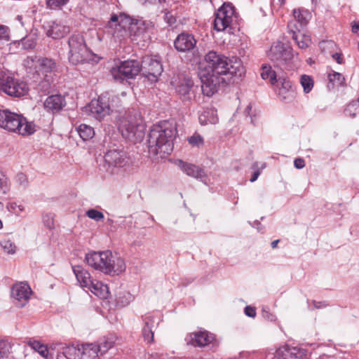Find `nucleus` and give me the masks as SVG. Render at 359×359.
Wrapping results in <instances>:
<instances>
[{
  "mask_svg": "<svg viewBox=\"0 0 359 359\" xmlns=\"http://www.w3.org/2000/svg\"><path fill=\"white\" fill-rule=\"evenodd\" d=\"M244 73V67L240 58L227 57L210 51L205 55V62L201 65L198 73L202 92L210 97L232 76L241 77Z\"/></svg>",
  "mask_w": 359,
  "mask_h": 359,
  "instance_id": "obj_1",
  "label": "nucleus"
},
{
  "mask_svg": "<svg viewBox=\"0 0 359 359\" xmlns=\"http://www.w3.org/2000/svg\"><path fill=\"white\" fill-rule=\"evenodd\" d=\"M152 27L151 22L125 13L112 14L107 25L108 32L119 41L128 38L137 44L149 39V32Z\"/></svg>",
  "mask_w": 359,
  "mask_h": 359,
  "instance_id": "obj_2",
  "label": "nucleus"
},
{
  "mask_svg": "<svg viewBox=\"0 0 359 359\" xmlns=\"http://www.w3.org/2000/svg\"><path fill=\"white\" fill-rule=\"evenodd\" d=\"M177 134L176 123L173 121H163L151 129L148 144L151 152L163 157L173 149V140Z\"/></svg>",
  "mask_w": 359,
  "mask_h": 359,
  "instance_id": "obj_3",
  "label": "nucleus"
},
{
  "mask_svg": "<svg viewBox=\"0 0 359 359\" xmlns=\"http://www.w3.org/2000/svg\"><path fill=\"white\" fill-rule=\"evenodd\" d=\"M85 261L95 270L112 276H118L126 269L125 260L110 250L89 252L86 254Z\"/></svg>",
  "mask_w": 359,
  "mask_h": 359,
  "instance_id": "obj_4",
  "label": "nucleus"
},
{
  "mask_svg": "<svg viewBox=\"0 0 359 359\" xmlns=\"http://www.w3.org/2000/svg\"><path fill=\"white\" fill-rule=\"evenodd\" d=\"M117 127L122 137L133 143L140 141L144 135V126L138 111L125 113L117 120Z\"/></svg>",
  "mask_w": 359,
  "mask_h": 359,
  "instance_id": "obj_5",
  "label": "nucleus"
},
{
  "mask_svg": "<svg viewBox=\"0 0 359 359\" xmlns=\"http://www.w3.org/2000/svg\"><path fill=\"white\" fill-rule=\"evenodd\" d=\"M0 128L22 135H31L35 131L32 123L27 122L21 114L8 109L0 110Z\"/></svg>",
  "mask_w": 359,
  "mask_h": 359,
  "instance_id": "obj_6",
  "label": "nucleus"
},
{
  "mask_svg": "<svg viewBox=\"0 0 359 359\" xmlns=\"http://www.w3.org/2000/svg\"><path fill=\"white\" fill-rule=\"evenodd\" d=\"M69 60L73 65L83 62L97 63L100 57L90 51L86 44L83 36L73 34L69 39Z\"/></svg>",
  "mask_w": 359,
  "mask_h": 359,
  "instance_id": "obj_7",
  "label": "nucleus"
},
{
  "mask_svg": "<svg viewBox=\"0 0 359 359\" xmlns=\"http://www.w3.org/2000/svg\"><path fill=\"white\" fill-rule=\"evenodd\" d=\"M268 57L277 66L285 70L292 69L298 60L297 54L294 53L292 47L280 41L271 46Z\"/></svg>",
  "mask_w": 359,
  "mask_h": 359,
  "instance_id": "obj_8",
  "label": "nucleus"
},
{
  "mask_svg": "<svg viewBox=\"0 0 359 359\" xmlns=\"http://www.w3.org/2000/svg\"><path fill=\"white\" fill-rule=\"evenodd\" d=\"M110 96L106 93L102 94L97 99H94L83 108V111L98 121H102L109 116L111 111Z\"/></svg>",
  "mask_w": 359,
  "mask_h": 359,
  "instance_id": "obj_9",
  "label": "nucleus"
},
{
  "mask_svg": "<svg viewBox=\"0 0 359 359\" xmlns=\"http://www.w3.org/2000/svg\"><path fill=\"white\" fill-rule=\"evenodd\" d=\"M0 90L13 97H22L29 92L26 82L6 74H0Z\"/></svg>",
  "mask_w": 359,
  "mask_h": 359,
  "instance_id": "obj_10",
  "label": "nucleus"
},
{
  "mask_svg": "<svg viewBox=\"0 0 359 359\" xmlns=\"http://www.w3.org/2000/svg\"><path fill=\"white\" fill-rule=\"evenodd\" d=\"M141 67L137 60H126L114 67L111 74L114 80L121 81L125 79H133L140 73Z\"/></svg>",
  "mask_w": 359,
  "mask_h": 359,
  "instance_id": "obj_11",
  "label": "nucleus"
},
{
  "mask_svg": "<svg viewBox=\"0 0 359 359\" xmlns=\"http://www.w3.org/2000/svg\"><path fill=\"white\" fill-rule=\"evenodd\" d=\"M143 74L151 82L157 81L163 72V66L158 56L147 55L142 61Z\"/></svg>",
  "mask_w": 359,
  "mask_h": 359,
  "instance_id": "obj_12",
  "label": "nucleus"
},
{
  "mask_svg": "<svg viewBox=\"0 0 359 359\" xmlns=\"http://www.w3.org/2000/svg\"><path fill=\"white\" fill-rule=\"evenodd\" d=\"M234 8L231 4H224L215 14L214 27L218 31H223L230 26L234 18Z\"/></svg>",
  "mask_w": 359,
  "mask_h": 359,
  "instance_id": "obj_13",
  "label": "nucleus"
},
{
  "mask_svg": "<svg viewBox=\"0 0 359 359\" xmlns=\"http://www.w3.org/2000/svg\"><path fill=\"white\" fill-rule=\"evenodd\" d=\"M32 294L30 286L25 282H19L11 287V297L13 303L18 307L25 306Z\"/></svg>",
  "mask_w": 359,
  "mask_h": 359,
  "instance_id": "obj_14",
  "label": "nucleus"
},
{
  "mask_svg": "<svg viewBox=\"0 0 359 359\" xmlns=\"http://www.w3.org/2000/svg\"><path fill=\"white\" fill-rule=\"evenodd\" d=\"M171 83L183 100H191L194 97V85L190 78L182 75L174 78Z\"/></svg>",
  "mask_w": 359,
  "mask_h": 359,
  "instance_id": "obj_15",
  "label": "nucleus"
},
{
  "mask_svg": "<svg viewBox=\"0 0 359 359\" xmlns=\"http://www.w3.org/2000/svg\"><path fill=\"white\" fill-rule=\"evenodd\" d=\"M302 351L296 347L283 346L273 351H269L265 355V359H302Z\"/></svg>",
  "mask_w": 359,
  "mask_h": 359,
  "instance_id": "obj_16",
  "label": "nucleus"
},
{
  "mask_svg": "<svg viewBox=\"0 0 359 359\" xmlns=\"http://www.w3.org/2000/svg\"><path fill=\"white\" fill-rule=\"evenodd\" d=\"M274 86L276 94L280 100L285 102H290L295 97V93L292 89L291 83L286 78L278 76V81Z\"/></svg>",
  "mask_w": 359,
  "mask_h": 359,
  "instance_id": "obj_17",
  "label": "nucleus"
},
{
  "mask_svg": "<svg viewBox=\"0 0 359 359\" xmlns=\"http://www.w3.org/2000/svg\"><path fill=\"white\" fill-rule=\"evenodd\" d=\"M104 162L111 167H122L128 163L126 154L122 151L116 149L108 151L104 155Z\"/></svg>",
  "mask_w": 359,
  "mask_h": 359,
  "instance_id": "obj_18",
  "label": "nucleus"
},
{
  "mask_svg": "<svg viewBox=\"0 0 359 359\" xmlns=\"http://www.w3.org/2000/svg\"><path fill=\"white\" fill-rule=\"evenodd\" d=\"M196 44V41L192 34L182 33L175 40V48L180 52L192 50Z\"/></svg>",
  "mask_w": 359,
  "mask_h": 359,
  "instance_id": "obj_19",
  "label": "nucleus"
},
{
  "mask_svg": "<svg viewBox=\"0 0 359 359\" xmlns=\"http://www.w3.org/2000/svg\"><path fill=\"white\" fill-rule=\"evenodd\" d=\"M45 28L47 36L55 39L64 37L70 31L69 27L57 22H48Z\"/></svg>",
  "mask_w": 359,
  "mask_h": 359,
  "instance_id": "obj_20",
  "label": "nucleus"
},
{
  "mask_svg": "<svg viewBox=\"0 0 359 359\" xmlns=\"http://www.w3.org/2000/svg\"><path fill=\"white\" fill-rule=\"evenodd\" d=\"M72 270L78 283L81 287L87 289L90 286V283L93 278L86 269L81 266L76 265L72 266Z\"/></svg>",
  "mask_w": 359,
  "mask_h": 359,
  "instance_id": "obj_21",
  "label": "nucleus"
},
{
  "mask_svg": "<svg viewBox=\"0 0 359 359\" xmlns=\"http://www.w3.org/2000/svg\"><path fill=\"white\" fill-rule=\"evenodd\" d=\"M176 164L189 176L195 178H202L205 175L203 170L195 165L184 162L182 160H177Z\"/></svg>",
  "mask_w": 359,
  "mask_h": 359,
  "instance_id": "obj_22",
  "label": "nucleus"
},
{
  "mask_svg": "<svg viewBox=\"0 0 359 359\" xmlns=\"http://www.w3.org/2000/svg\"><path fill=\"white\" fill-rule=\"evenodd\" d=\"M87 289L100 299H107L109 294L107 285L96 279L92 280L90 286Z\"/></svg>",
  "mask_w": 359,
  "mask_h": 359,
  "instance_id": "obj_23",
  "label": "nucleus"
},
{
  "mask_svg": "<svg viewBox=\"0 0 359 359\" xmlns=\"http://www.w3.org/2000/svg\"><path fill=\"white\" fill-rule=\"evenodd\" d=\"M43 104L46 109L54 112L62 109L65 105V101L60 95H54L48 97Z\"/></svg>",
  "mask_w": 359,
  "mask_h": 359,
  "instance_id": "obj_24",
  "label": "nucleus"
},
{
  "mask_svg": "<svg viewBox=\"0 0 359 359\" xmlns=\"http://www.w3.org/2000/svg\"><path fill=\"white\" fill-rule=\"evenodd\" d=\"M81 359H97L100 348L97 344H86L81 346Z\"/></svg>",
  "mask_w": 359,
  "mask_h": 359,
  "instance_id": "obj_25",
  "label": "nucleus"
},
{
  "mask_svg": "<svg viewBox=\"0 0 359 359\" xmlns=\"http://www.w3.org/2000/svg\"><path fill=\"white\" fill-rule=\"evenodd\" d=\"M144 326L142 329V335L145 341L151 343L154 341V332L152 331V326L154 318L153 316L149 314L146 315L144 318Z\"/></svg>",
  "mask_w": 359,
  "mask_h": 359,
  "instance_id": "obj_26",
  "label": "nucleus"
},
{
  "mask_svg": "<svg viewBox=\"0 0 359 359\" xmlns=\"http://www.w3.org/2000/svg\"><path fill=\"white\" fill-rule=\"evenodd\" d=\"M56 69L55 62L48 58H43L39 61V74H44L45 77H47L48 73L54 72Z\"/></svg>",
  "mask_w": 359,
  "mask_h": 359,
  "instance_id": "obj_27",
  "label": "nucleus"
},
{
  "mask_svg": "<svg viewBox=\"0 0 359 359\" xmlns=\"http://www.w3.org/2000/svg\"><path fill=\"white\" fill-rule=\"evenodd\" d=\"M213 340V337L207 332H199L194 334L193 344L195 346H204Z\"/></svg>",
  "mask_w": 359,
  "mask_h": 359,
  "instance_id": "obj_28",
  "label": "nucleus"
},
{
  "mask_svg": "<svg viewBox=\"0 0 359 359\" xmlns=\"http://www.w3.org/2000/svg\"><path fill=\"white\" fill-rule=\"evenodd\" d=\"M27 344L33 350L37 351L43 358L46 359L51 358L48 347L45 344L35 340L29 341Z\"/></svg>",
  "mask_w": 359,
  "mask_h": 359,
  "instance_id": "obj_29",
  "label": "nucleus"
},
{
  "mask_svg": "<svg viewBox=\"0 0 359 359\" xmlns=\"http://www.w3.org/2000/svg\"><path fill=\"white\" fill-rule=\"evenodd\" d=\"M261 76L263 79H269L272 85H275L278 81V75L272 69L271 66L264 65L262 67Z\"/></svg>",
  "mask_w": 359,
  "mask_h": 359,
  "instance_id": "obj_30",
  "label": "nucleus"
},
{
  "mask_svg": "<svg viewBox=\"0 0 359 359\" xmlns=\"http://www.w3.org/2000/svg\"><path fill=\"white\" fill-rule=\"evenodd\" d=\"M199 120L204 124H215L218 122V117L216 110L213 109H208L199 116Z\"/></svg>",
  "mask_w": 359,
  "mask_h": 359,
  "instance_id": "obj_31",
  "label": "nucleus"
},
{
  "mask_svg": "<svg viewBox=\"0 0 359 359\" xmlns=\"http://www.w3.org/2000/svg\"><path fill=\"white\" fill-rule=\"evenodd\" d=\"M62 353L67 359H81V346H68L64 348Z\"/></svg>",
  "mask_w": 359,
  "mask_h": 359,
  "instance_id": "obj_32",
  "label": "nucleus"
},
{
  "mask_svg": "<svg viewBox=\"0 0 359 359\" xmlns=\"http://www.w3.org/2000/svg\"><path fill=\"white\" fill-rule=\"evenodd\" d=\"M76 130L81 137V138L83 140H88L93 137L95 135L94 129L86 124H81L77 128Z\"/></svg>",
  "mask_w": 359,
  "mask_h": 359,
  "instance_id": "obj_33",
  "label": "nucleus"
},
{
  "mask_svg": "<svg viewBox=\"0 0 359 359\" xmlns=\"http://www.w3.org/2000/svg\"><path fill=\"white\" fill-rule=\"evenodd\" d=\"M292 38L300 48L309 47L311 42L310 36L302 33H293Z\"/></svg>",
  "mask_w": 359,
  "mask_h": 359,
  "instance_id": "obj_34",
  "label": "nucleus"
},
{
  "mask_svg": "<svg viewBox=\"0 0 359 359\" xmlns=\"http://www.w3.org/2000/svg\"><path fill=\"white\" fill-rule=\"evenodd\" d=\"M346 116L354 118L359 114V98L355 101L351 102L344 109Z\"/></svg>",
  "mask_w": 359,
  "mask_h": 359,
  "instance_id": "obj_35",
  "label": "nucleus"
},
{
  "mask_svg": "<svg viewBox=\"0 0 359 359\" xmlns=\"http://www.w3.org/2000/svg\"><path fill=\"white\" fill-rule=\"evenodd\" d=\"M300 83L305 93H309L313 87V80L311 76L303 74L300 78Z\"/></svg>",
  "mask_w": 359,
  "mask_h": 359,
  "instance_id": "obj_36",
  "label": "nucleus"
},
{
  "mask_svg": "<svg viewBox=\"0 0 359 359\" xmlns=\"http://www.w3.org/2000/svg\"><path fill=\"white\" fill-rule=\"evenodd\" d=\"M293 15L294 18L302 25L307 24L309 21V17L310 15L307 11L294 9L293 11Z\"/></svg>",
  "mask_w": 359,
  "mask_h": 359,
  "instance_id": "obj_37",
  "label": "nucleus"
},
{
  "mask_svg": "<svg viewBox=\"0 0 359 359\" xmlns=\"http://www.w3.org/2000/svg\"><path fill=\"white\" fill-rule=\"evenodd\" d=\"M116 339L114 336H108L103 341L97 344L100 348V353H104L112 348L115 344Z\"/></svg>",
  "mask_w": 359,
  "mask_h": 359,
  "instance_id": "obj_38",
  "label": "nucleus"
},
{
  "mask_svg": "<svg viewBox=\"0 0 359 359\" xmlns=\"http://www.w3.org/2000/svg\"><path fill=\"white\" fill-rule=\"evenodd\" d=\"M0 245L4 251L7 254L13 255L16 252V245L9 239L2 240L0 242Z\"/></svg>",
  "mask_w": 359,
  "mask_h": 359,
  "instance_id": "obj_39",
  "label": "nucleus"
},
{
  "mask_svg": "<svg viewBox=\"0 0 359 359\" xmlns=\"http://www.w3.org/2000/svg\"><path fill=\"white\" fill-rule=\"evenodd\" d=\"M328 78L330 81L334 84L339 86H344L345 84L344 76L339 72L332 71V72L329 73Z\"/></svg>",
  "mask_w": 359,
  "mask_h": 359,
  "instance_id": "obj_40",
  "label": "nucleus"
},
{
  "mask_svg": "<svg viewBox=\"0 0 359 359\" xmlns=\"http://www.w3.org/2000/svg\"><path fill=\"white\" fill-rule=\"evenodd\" d=\"M86 215L90 219L97 222L101 221L104 218V214L96 209H90L87 210Z\"/></svg>",
  "mask_w": 359,
  "mask_h": 359,
  "instance_id": "obj_41",
  "label": "nucleus"
},
{
  "mask_svg": "<svg viewBox=\"0 0 359 359\" xmlns=\"http://www.w3.org/2000/svg\"><path fill=\"white\" fill-rule=\"evenodd\" d=\"M11 344L8 341L0 340V359L6 357L10 352Z\"/></svg>",
  "mask_w": 359,
  "mask_h": 359,
  "instance_id": "obj_42",
  "label": "nucleus"
},
{
  "mask_svg": "<svg viewBox=\"0 0 359 359\" xmlns=\"http://www.w3.org/2000/svg\"><path fill=\"white\" fill-rule=\"evenodd\" d=\"M6 208L10 212L17 215H20L22 212L25 211V207L23 205H18L15 203H8Z\"/></svg>",
  "mask_w": 359,
  "mask_h": 359,
  "instance_id": "obj_43",
  "label": "nucleus"
},
{
  "mask_svg": "<svg viewBox=\"0 0 359 359\" xmlns=\"http://www.w3.org/2000/svg\"><path fill=\"white\" fill-rule=\"evenodd\" d=\"M189 143L193 147H200L203 145V139L198 134H194L188 139Z\"/></svg>",
  "mask_w": 359,
  "mask_h": 359,
  "instance_id": "obj_44",
  "label": "nucleus"
},
{
  "mask_svg": "<svg viewBox=\"0 0 359 359\" xmlns=\"http://www.w3.org/2000/svg\"><path fill=\"white\" fill-rule=\"evenodd\" d=\"M69 0H46V4L50 9L60 8L65 5Z\"/></svg>",
  "mask_w": 359,
  "mask_h": 359,
  "instance_id": "obj_45",
  "label": "nucleus"
},
{
  "mask_svg": "<svg viewBox=\"0 0 359 359\" xmlns=\"http://www.w3.org/2000/svg\"><path fill=\"white\" fill-rule=\"evenodd\" d=\"M133 299V296L130 293H126L123 297H118V304L123 306L128 305Z\"/></svg>",
  "mask_w": 359,
  "mask_h": 359,
  "instance_id": "obj_46",
  "label": "nucleus"
},
{
  "mask_svg": "<svg viewBox=\"0 0 359 359\" xmlns=\"http://www.w3.org/2000/svg\"><path fill=\"white\" fill-rule=\"evenodd\" d=\"M43 222L44 225L51 229L54 228V219L52 215H46L43 217Z\"/></svg>",
  "mask_w": 359,
  "mask_h": 359,
  "instance_id": "obj_47",
  "label": "nucleus"
},
{
  "mask_svg": "<svg viewBox=\"0 0 359 359\" xmlns=\"http://www.w3.org/2000/svg\"><path fill=\"white\" fill-rule=\"evenodd\" d=\"M8 28L4 25H0V40L8 41Z\"/></svg>",
  "mask_w": 359,
  "mask_h": 359,
  "instance_id": "obj_48",
  "label": "nucleus"
},
{
  "mask_svg": "<svg viewBox=\"0 0 359 359\" xmlns=\"http://www.w3.org/2000/svg\"><path fill=\"white\" fill-rule=\"evenodd\" d=\"M262 316L265 319H266L271 322L276 321V316L274 314L270 313L269 311H266V309H263Z\"/></svg>",
  "mask_w": 359,
  "mask_h": 359,
  "instance_id": "obj_49",
  "label": "nucleus"
},
{
  "mask_svg": "<svg viewBox=\"0 0 359 359\" xmlns=\"http://www.w3.org/2000/svg\"><path fill=\"white\" fill-rule=\"evenodd\" d=\"M245 314L249 317L255 318L256 316L255 308L250 306H247L245 308Z\"/></svg>",
  "mask_w": 359,
  "mask_h": 359,
  "instance_id": "obj_50",
  "label": "nucleus"
},
{
  "mask_svg": "<svg viewBox=\"0 0 359 359\" xmlns=\"http://www.w3.org/2000/svg\"><path fill=\"white\" fill-rule=\"evenodd\" d=\"M294 165L297 169H301L305 166V163L302 158H299L294 161Z\"/></svg>",
  "mask_w": 359,
  "mask_h": 359,
  "instance_id": "obj_51",
  "label": "nucleus"
},
{
  "mask_svg": "<svg viewBox=\"0 0 359 359\" xmlns=\"http://www.w3.org/2000/svg\"><path fill=\"white\" fill-rule=\"evenodd\" d=\"M18 179L20 181L21 185L23 186L24 187H25L27 185V178L25 175H24L23 174L18 175Z\"/></svg>",
  "mask_w": 359,
  "mask_h": 359,
  "instance_id": "obj_52",
  "label": "nucleus"
},
{
  "mask_svg": "<svg viewBox=\"0 0 359 359\" xmlns=\"http://www.w3.org/2000/svg\"><path fill=\"white\" fill-rule=\"evenodd\" d=\"M313 304L316 309H323L325 308L327 306V304L325 302L313 301Z\"/></svg>",
  "mask_w": 359,
  "mask_h": 359,
  "instance_id": "obj_53",
  "label": "nucleus"
},
{
  "mask_svg": "<svg viewBox=\"0 0 359 359\" xmlns=\"http://www.w3.org/2000/svg\"><path fill=\"white\" fill-rule=\"evenodd\" d=\"M332 58L337 61L338 64H342L343 63V59L341 57V55L336 53L332 55Z\"/></svg>",
  "mask_w": 359,
  "mask_h": 359,
  "instance_id": "obj_54",
  "label": "nucleus"
},
{
  "mask_svg": "<svg viewBox=\"0 0 359 359\" xmlns=\"http://www.w3.org/2000/svg\"><path fill=\"white\" fill-rule=\"evenodd\" d=\"M351 30L353 33L358 34L359 32V22H353L351 25Z\"/></svg>",
  "mask_w": 359,
  "mask_h": 359,
  "instance_id": "obj_55",
  "label": "nucleus"
},
{
  "mask_svg": "<svg viewBox=\"0 0 359 359\" xmlns=\"http://www.w3.org/2000/svg\"><path fill=\"white\" fill-rule=\"evenodd\" d=\"M164 0H139V1L142 4L149 3L151 4H156L158 3H161Z\"/></svg>",
  "mask_w": 359,
  "mask_h": 359,
  "instance_id": "obj_56",
  "label": "nucleus"
},
{
  "mask_svg": "<svg viewBox=\"0 0 359 359\" xmlns=\"http://www.w3.org/2000/svg\"><path fill=\"white\" fill-rule=\"evenodd\" d=\"M259 175H260V172L259 170L254 172V173L252 174V176L250 179V182H254L255 181H256Z\"/></svg>",
  "mask_w": 359,
  "mask_h": 359,
  "instance_id": "obj_57",
  "label": "nucleus"
},
{
  "mask_svg": "<svg viewBox=\"0 0 359 359\" xmlns=\"http://www.w3.org/2000/svg\"><path fill=\"white\" fill-rule=\"evenodd\" d=\"M6 185V179L0 177V188H4Z\"/></svg>",
  "mask_w": 359,
  "mask_h": 359,
  "instance_id": "obj_58",
  "label": "nucleus"
},
{
  "mask_svg": "<svg viewBox=\"0 0 359 359\" xmlns=\"http://www.w3.org/2000/svg\"><path fill=\"white\" fill-rule=\"evenodd\" d=\"M273 3L279 5L280 6H283L285 4V0H273Z\"/></svg>",
  "mask_w": 359,
  "mask_h": 359,
  "instance_id": "obj_59",
  "label": "nucleus"
},
{
  "mask_svg": "<svg viewBox=\"0 0 359 359\" xmlns=\"http://www.w3.org/2000/svg\"><path fill=\"white\" fill-rule=\"evenodd\" d=\"M279 241L278 240H276V241H273L272 243H271V247L273 248H275L277 247V245Z\"/></svg>",
  "mask_w": 359,
  "mask_h": 359,
  "instance_id": "obj_60",
  "label": "nucleus"
},
{
  "mask_svg": "<svg viewBox=\"0 0 359 359\" xmlns=\"http://www.w3.org/2000/svg\"><path fill=\"white\" fill-rule=\"evenodd\" d=\"M251 109H252V106L250 104L248 105L247 107L245 108V112L246 114H250Z\"/></svg>",
  "mask_w": 359,
  "mask_h": 359,
  "instance_id": "obj_61",
  "label": "nucleus"
},
{
  "mask_svg": "<svg viewBox=\"0 0 359 359\" xmlns=\"http://www.w3.org/2000/svg\"><path fill=\"white\" fill-rule=\"evenodd\" d=\"M45 83H45V87H46V88H48L50 87V81H49V79H46V81H45Z\"/></svg>",
  "mask_w": 359,
  "mask_h": 359,
  "instance_id": "obj_62",
  "label": "nucleus"
},
{
  "mask_svg": "<svg viewBox=\"0 0 359 359\" xmlns=\"http://www.w3.org/2000/svg\"><path fill=\"white\" fill-rule=\"evenodd\" d=\"M318 0H312L313 2H317Z\"/></svg>",
  "mask_w": 359,
  "mask_h": 359,
  "instance_id": "obj_63",
  "label": "nucleus"
}]
</instances>
